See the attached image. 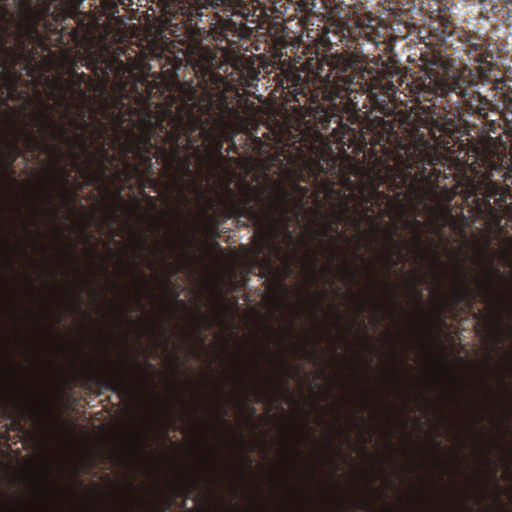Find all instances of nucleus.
I'll return each mask as SVG.
<instances>
[{
    "instance_id": "bb28decb",
    "label": "nucleus",
    "mask_w": 512,
    "mask_h": 512,
    "mask_svg": "<svg viewBox=\"0 0 512 512\" xmlns=\"http://www.w3.org/2000/svg\"><path fill=\"white\" fill-rule=\"evenodd\" d=\"M248 135H249V137L252 138L253 144H255V146H259V150H261L262 149L261 146L263 144L262 140L259 137H253L251 132H248Z\"/></svg>"
},
{
    "instance_id": "c03bdc74",
    "label": "nucleus",
    "mask_w": 512,
    "mask_h": 512,
    "mask_svg": "<svg viewBox=\"0 0 512 512\" xmlns=\"http://www.w3.org/2000/svg\"><path fill=\"white\" fill-rule=\"evenodd\" d=\"M148 267H149L150 269H153V267H154L153 263L149 261Z\"/></svg>"
},
{
    "instance_id": "37998d69",
    "label": "nucleus",
    "mask_w": 512,
    "mask_h": 512,
    "mask_svg": "<svg viewBox=\"0 0 512 512\" xmlns=\"http://www.w3.org/2000/svg\"><path fill=\"white\" fill-rule=\"evenodd\" d=\"M117 196H118L121 200H123V197H122V195H121V191H118Z\"/></svg>"
},
{
    "instance_id": "49530a36",
    "label": "nucleus",
    "mask_w": 512,
    "mask_h": 512,
    "mask_svg": "<svg viewBox=\"0 0 512 512\" xmlns=\"http://www.w3.org/2000/svg\"><path fill=\"white\" fill-rule=\"evenodd\" d=\"M491 127L495 125V121L494 120H491L490 124H489Z\"/></svg>"
},
{
    "instance_id": "09e8293b",
    "label": "nucleus",
    "mask_w": 512,
    "mask_h": 512,
    "mask_svg": "<svg viewBox=\"0 0 512 512\" xmlns=\"http://www.w3.org/2000/svg\"><path fill=\"white\" fill-rule=\"evenodd\" d=\"M239 381H240V383H241L242 385H245V382H244L243 378L239 379Z\"/></svg>"
},
{
    "instance_id": "3c124183",
    "label": "nucleus",
    "mask_w": 512,
    "mask_h": 512,
    "mask_svg": "<svg viewBox=\"0 0 512 512\" xmlns=\"http://www.w3.org/2000/svg\"><path fill=\"white\" fill-rule=\"evenodd\" d=\"M301 180L305 181L304 175H301Z\"/></svg>"
},
{
    "instance_id": "58836bf2",
    "label": "nucleus",
    "mask_w": 512,
    "mask_h": 512,
    "mask_svg": "<svg viewBox=\"0 0 512 512\" xmlns=\"http://www.w3.org/2000/svg\"><path fill=\"white\" fill-rule=\"evenodd\" d=\"M227 415V411H224L220 416H219V419L220 420H223L224 417Z\"/></svg>"
},
{
    "instance_id": "603ef678",
    "label": "nucleus",
    "mask_w": 512,
    "mask_h": 512,
    "mask_svg": "<svg viewBox=\"0 0 512 512\" xmlns=\"http://www.w3.org/2000/svg\"><path fill=\"white\" fill-rule=\"evenodd\" d=\"M416 240H417V241H419V240H420V236H419V235H417V236H416Z\"/></svg>"
},
{
    "instance_id": "7c9ffc66",
    "label": "nucleus",
    "mask_w": 512,
    "mask_h": 512,
    "mask_svg": "<svg viewBox=\"0 0 512 512\" xmlns=\"http://www.w3.org/2000/svg\"><path fill=\"white\" fill-rule=\"evenodd\" d=\"M252 367H253V370H254L255 374H257L258 371H259V367H258V364H257V362L255 360H252Z\"/></svg>"
},
{
    "instance_id": "a211bd4d",
    "label": "nucleus",
    "mask_w": 512,
    "mask_h": 512,
    "mask_svg": "<svg viewBox=\"0 0 512 512\" xmlns=\"http://www.w3.org/2000/svg\"><path fill=\"white\" fill-rule=\"evenodd\" d=\"M56 90V92L50 94V99L56 101L58 106L64 108L66 113L69 114L74 104L73 101L69 100L67 97L68 82L56 83Z\"/></svg>"
},
{
    "instance_id": "de8ad7c7",
    "label": "nucleus",
    "mask_w": 512,
    "mask_h": 512,
    "mask_svg": "<svg viewBox=\"0 0 512 512\" xmlns=\"http://www.w3.org/2000/svg\"><path fill=\"white\" fill-rule=\"evenodd\" d=\"M377 177H378L379 180H382V175H381L380 172L378 173Z\"/></svg>"
},
{
    "instance_id": "c85d7f7f",
    "label": "nucleus",
    "mask_w": 512,
    "mask_h": 512,
    "mask_svg": "<svg viewBox=\"0 0 512 512\" xmlns=\"http://www.w3.org/2000/svg\"><path fill=\"white\" fill-rule=\"evenodd\" d=\"M141 245H142L143 249H150V246L145 237L141 239Z\"/></svg>"
},
{
    "instance_id": "a19ab883",
    "label": "nucleus",
    "mask_w": 512,
    "mask_h": 512,
    "mask_svg": "<svg viewBox=\"0 0 512 512\" xmlns=\"http://www.w3.org/2000/svg\"><path fill=\"white\" fill-rule=\"evenodd\" d=\"M104 136V131L103 129H100L99 130V137L102 138Z\"/></svg>"
},
{
    "instance_id": "1a4fd4ad",
    "label": "nucleus",
    "mask_w": 512,
    "mask_h": 512,
    "mask_svg": "<svg viewBox=\"0 0 512 512\" xmlns=\"http://www.w3.org/2000/svg\"><path fill=\"white\" fill-rule=\"evenodd\" d=\"M281 192L280 199L270 197L265 200L262 193L256 192L253 186L247 185L246 195L236 204V210L240 214L247 215L257 226L254 247L257 255L266 251L281 255L283 253L282 246L276 241L283 230L288 240L293 239L286 219L289 211L285 202L288 201L289 193L284 190Z\"/></svg>"
},
{
    "instance_id": "9d476101",
    "label": "nucleus",
    "mask_w": 512,
    "mask_h": 512,
    "mask_svg": "<svg viewBox=\"0 0 512 512\" xmlns=\"http://www.w3.org/2000/svg\"><path fill=\"white\" fill-rule=\"evenodd\" d=\"M505 278V274L495 268L491 260L489 262L487 284L476 290L463 280L459 287L453 290L450 297L453 306L465 302L469 309H472L478 298L484 304L490 306L491 315L485 320V326L498 343L503 342L500 331L510 329L509 322L512 319V297L509 292L499 289L496 282V279L504 280Z\"/></svg>"
},
{
    "instance_id": "6ab92c4d",
    "label": "nucleus",
    "mask_w": 512,
    "mask_h": 512,
    "mask_svg": "<svg viewBox=\"0 0 512 512\" xmlns=\"http://www.w3.org/2000/svg\"><path fill=\"white\" fill-rule=\"evenodd\" d=\"M87 75L85 73H78L76 71H73L71 78H70V85L72 88H79L81 85L86 81Z\"/></svg>"
},
{
    "instance_id": "8fccbe9b",
    "label": "nucleus",
    "mask_w": 512,
    "mask_h": 512,
    "mask_svg": "<svg viewBox=\"0 0 512 512\" xmlns=\"http://www.w3.org/2000/svg\"><path fill=\"white\" fill-rule=\"evenodd\" d=\"M422 296V292L418 290V297L420 298Z\"/></svg>"
},
{
    "instance_id": "2f4dec72",
    "label": "nucleus",
    "mask_w": 512,
    "mask_h": 512,
    "mask_svg": "<svg viewBox=\"0 0 512 512\" xmlns=\"http://www.w3.org/2000/svg\"><path fill=\"white\" fill-rule=\"evenodd\" d=\"M482 421H484V416L479 415V416L477 417V419L474 421V424L478 425V424H480Z\"/></svg>"
},
{
    "instance_id": "e433bc0d",
    "label": "nucleus",
    "mask_w": 512,
    "mask_h": 512,
    "mask_svg": "<svg viewBox=\"0 0 512 512\" xmlns=\"http://www.w3.org/2000/svg\"><path fill=\"white\" fill-rule=\"evenodd\" d=\"M136 302H137V304H138L139 308H141V309H142V308L144 307V306H143V304H142V302H141L140 297H137V298H136Z\"/></svg>"
},
{
    "instance_id": "9b49d317",
    "label": "nucleus",
    "mask_w": 512,
    "mask_h": 512,
    "mask_svg": "<svg viewBox=\"0 0 512 512\" xmlns=\"http://www.w3.org/2000/svg\"><path fill=\"white\" fill-rule=\"evenodd\" d=\"M307 37L324 49H330L338 42H348L350 39L361 49L365 44L375 48H379L380 45L384 48L387 46L386 36L380 31V20L372 13L357 15L351 20V24L334 21L323 24L321 28H307Z\"/></svg>"
},
{
    "instance_id": "cd10ccee",
    "label": "nucleus",
    "mask_w": 512,
    "mask_h": 512,
    "mask_svg": "<svg viewBox=\"0 0 512 512\" xmlns=\"http://www.w3.org/2000/svg\"><path fill=\"white\" fill-rule=\"evenodd\" d=\"M76 300H77V308L80 310L81 307H82V296L80 294H77L76 296Z\"/></svg>"
},
{
    "instance_id": "7ed1b4c3",
    "label": "nucleus",
    "mask_w": 512,
    "mask_h": 512,
    "mask_svg": "<svg viewBox=\"0 0 512 512\" xmlns=\"http://www.w3.org/2000/svg\"><path fill=\"white\" fill-rule=\"evenodd\" d=\"M318 84L298 72H288L279 83L285 98L308 109L324 122L341 121V112L356 108V94H366L371 107L383 115L395 109L396 86L383 83L374 73L348 54H331L317 60Z\"/></svg>"
},
{
    "instance_id": "5701e85b",
    "label": "nucleus",
    "mask_w": 512,
    "mask_h": 512,
    "mask_svg": "<svg viewBox=\"0 0 512 512\" xmlns=\"http://www.w3.org/2000/svg\"><path fill=\"white\" fill-rule=\"evenodd\" d=\"M356 504H357L358 508H360L364 511H368V510L372 509V502L367 498H361L360 500L357 501Z\"/></svg>"
},
{
    "instance_id": "f8f14e48",
    "label": "nucleus",
    "mask_w": 512,
    "mask_h": 512,
    "mask_svg": "<svg viewBox=\"0 0 512 512\" xmlns=\"http://www.w3.org/2000/svg\"><path fill=\"white\" fill-rule=\"evenodd\" d=\"M146 8L144 18L162 26L196 25L203 23V6L190 0H131V5Z\"/></svg>"
},
{
    "instance_id": "393cba45",
    "label": "nucleus",
    "mask_w": 512,
    "mask_h": 512,
    "mask_svg": "<svg viewBox=\"0 0 512 512\" xmlns=\"http://www.w3.org/2000/svg\"><path fill=\"white\" fill-rule=\"evenodd\" d=\"M355 278L354 273L351 270H347L344 273H342V279L346 280L348 282L353 281Z\"/></svg>"
},
{
    "instance_id": "a878e982",
    "label": "nucleus",
    "mask_w": 512,
    "mask_h": 512,
    "mask_svg": "<svg viewBox=\"0 0 512 512\" xmlns=\"http://www.w3.org/2000/svg\"><path fill=\"white\" fill-rule=\"evenodd\" d=\"M168 268H169L171 276L176 275L179 272V270H180L178 265H176L174 263H168Z\"/></svg>"
},
{
    "instance_id": "ea45409f",
    "label": "nucleus",
    "mask_w": 512,
    "mask_h": 512,
    "mask_svg": "<svg viewBox=\"0 0 512 512\" xmlns=\"http://www.w3.org/2000/svg\"><path fill=\"white\" fill-rule=\"evenodd\" d=\"M295 187H296V188H299V189H301V190H304V193H307V192H308V189H307V188L300 187L299 185H296Z\"/></svg>"
},
{
    "instance_id": "f03ea898",
    "label": "nucleus",
    "mask_w": 512,
    "mask_h": 512,
    "mask_svg": "<svg viewBox=\"0 0 512 512\" xmlns=\"http://www.w3.org/2000/svg\"><path fill=\"white\" fill-rule=\"evenodd\" d=\"M339 138L342 145L370 154L374 164L387 171L396 170L404 183L409 177L426 182L430 186L431 200L439 205L449 206L457 195L476 217L492 221L500 220L497 208L492 204L502 201L500 186L491 180L493 172H503L502 177L512 185V171H505L512 160L505 154L490 149H476L475 161L471 171L475 177L465 175L452 187L441 186V178H448L446 169L451 173L458 165L454 147L458 137L454 131V122L443 119H427L424 128L429 139L419 138L415 141L403 139L395 130L392 121L377 117L367 123L360 131L349 128Z\"/></svg>"
},
{
    "instance_id": "f704fd0d",
    "label": "nucleus",
    "mask_w": 512,
    "mask_h": 512,
    "mask_svg": "<svg viewBox=\"0 0 512 512\" xmlns=\"http://www.w3.org/2000/svg\"><path fill=\"white\" fill-rule=\"evenodd\" d=\"M194 5H202V3L204 2V0H190Z\"/></svg>"
},
{
    "instance_id": "0eeeda50",
    "label": "nucleus",
    "mask_w": 512,
    "mask_h": 512,
    "mask_svg": "<svg viewBox=\"0 0 512 512\" xmlns=\"http://www.w3.org/2000/svg\"><path fill=\"white\" fill-rule=\"evenodd\" d=\"M43 106L44 108L35 117L23 113L21 127L15 119L11 120V125L16 132V139L8 145L4 157L0 158V166L4 170L14 173L13 165L22 155L18 140H21L28 152L50 151L59 154L61 158H71L75 164L80 159L77 152L78 147L84 151L88 150L90 142L88 136L84 134L69 135L68 129L63 123H56L53 120L54 105L44 103Z\"/></svg>"
},
{
    "instance_id": "79ce46f5",
    "label": "nucleus",
    "mask_w": 512,
    "mask_h": 512,
    "mask_svg": "<svg viewBox=\"0 0 512 512\" xmlns=\"http://www.w3.org/2000/svg\"><path fill=\"white\" fill-rule=\"evenodd\" d=\"M80 92H81V95H82L83 97H86V96H87V95H86V92H85L84 90H81V89H80Z\"/></svg>"
},
{
    "instance_id": "f3484780",
    "label": "nucleus",
    "mask_w": 512,
    "mask_h": 512,
    "mask_svg": "<svg viewBox=\"0 0 512 512\" xmlns=\"http://www.w3.org/2000/svg\"><path fill=\"white\" fill-rule=\"evenodd\" d=\"M484 9L487 14H491L497 20L506 23L510 19V9L506 3L501 0L488 1L487 4L484 5Z\"/></svg>"
},
{
    "instance_id": "20e7f679",
    "label": "nucleus",
    "mask_w": 512,
    "mask_h": 512,
    "mask_svg": "<svg viewBox=\"0 0 512 512\" xmlns=\"http://www.w3.org/2000/svg\"><path fill=\"white\" fill-rule=\"evenodd\" d=\"M303 165L308 178H312L313 181H318L321 173L325 174L322 191L332 205L331 212L325 214V220L337 224L338 227L346 224L354 228L358 244L363 238L362 222H368L374 232L385 231L388 234V241L393 248L386 256L388 269L406 262L407 257L403 253L405 244L402 241H395L398 227L383 221L378 223L375 217L390 215V196L380 191L370 176L364 179L362 168L351 166L347 168L349 171L340 169L335 173L336 177L329 178L319 162L305 161ZM360 248L361 245H358L355 255L364 261V257L358 254Z\"/></svg>"
},
{
    "instance_id": "72a5a7b5",
    "label": "nucleus",
    "mask_w": 512,
    "mask_h": 512,
    "mask_svg": "<svg viewBox=\"0 0 512 512\" xmlns=\"http://www.w3.org/2000/svg\"><path fill=\"white\" fill-rule=\"evenodd\" d=\"M0 14H2V15L7 14V9L4 5H0Z\"/></svg>"
},
{
    "instance_id": "ddd939ff",
    "label": "nucleus",
    "mask_w": 512,
    "mask_h": 512,
    "mask_svg": "<svg viewBox=\"0 0 512 512\" xmlns=\"http://www.w3.org/2000/svg\"><path fill=\"white\" fill-rule=\"evenodd\" d=\"M2 50L5 59H0V67L3 70L0 78V106L8 107L9 101H13L16 94L22 96L23 92H18L19 85H28V81L23 79L21 69L32 76V68L23 52L5 46Z\"/></svg>"
},
{
    "instance_id": "4be33fe9",
    "label": "nucleus",
    "mask_w": 512,
    "mask_h": 512,
    "mask_svg": "<svg viewBox=\"0 0 512 512\" xmlns=\"http://www.w3.org/2000/svg\"><path fill=\"white\" fill-rule=\"evenodd\" d=\"M254 389H255V392L257 395L258 402L262 401L263 399L268 398V391L266 388L256 385Z\"/></svg>"
},
{
    "instance_id": "423d86ee",
    "label": "nucleus",
    "mask_w": 512,
    "mask_h": 512,
    "mask_svg": "<svg viewBox=\"0 0 512 512\" xmlns=\"http://www.w3.org/2000/svg\"><path fill=\"white\" fill-rule=\"evenodd\" d=\"M204 0L203 25L209 26L227 42L232 38L249 37L255 28L269 23L274 17L282 22L299 20L308 25L314 15L315 0Z\"/></svg>"
},
{
    "instance_id": "412c9836",
    "label": "nucleus",
    "mask_w": 512,
    "mask_h": 512,
    "mask_svg": "<svg viewBox=\"0 0 512 512\" xmlns=\"http://www.w3.org/2000/svg\"><path fill=\"white\" fill-rule=\"evenodd\" d=\"M403 225L405 229L415 231L416 229L421 227L422 223L417 219H413L412 221H403Z\"/></svg>"
},
{
    "instance_id": "aec40b11",
    "label": "nucleus",
    "mask_w": 512,
    "mask_h": 512,
    "mask_svg": "<svg viewBox=\"0 0 512 512\" xmlns=\"http://www.w3.org/2000/svg\"><path fill=\"white\" fill-rule=\"evenodd\" d=\"M198 485V481H194L193 482V486H190V485H183L181 487V491H182V494L183 496L186 498V499H189L192 497L193 495V491L195 489V487Z\"/></svg>"
},
{
    "instance_id": "b1692460",
    "label": "nucleus",
    "mask_w": 512,
    "mask_h": 512,
    "mask_svg": "<svg viewBox=\"0 0 512 512\" xmlns=\"http://www.w3.org/2000/svg\"><path fill=\"white\" fill-rule=\"evenodd\" d=\"M84 116H81V121H78L76 119H72L71 120V125L76 129V130H84L88 127V123L83 119Z\"/></svg>"
},
{
    "instance_id": "473e14b6",
    "label": "nucleus",
    "mask_w": 512,
    "mask_h": 512,
    "mask_svg": "<svg viewBox=\"0 0 512 512\" xmlns=\"http://www.w3.org/2000/svg\"><path fill=\"white\" fill-rule=\"evenodd\" d=\"M311 266H312L313 271L317 270V261H316V259L311 260Z\"/></svg>"
},
{
    "instance_id": "c756f323",
    "label": "nucleus",
    "mask_w": 512,
    "mask_h": 512,
    "mask_svg": "<svg viewBox=\"0 0 512 512\" xmlns=\"http://www.w3.org/2000/svg\"><path fill=\"white\" fill-rule=\"evenodd\" d=\"M61 171H62V173H63V176H64V178H65V181H68V180H69V178L71 177L70 172H69V171H67L66 169H62Z\"/></svg>"
},
{
    "instance_id": "f257e3e1",
    "label": "nucleus",
    "mask_w": 512,
    "mask_h": 512,
    "mask_svg": "<svg viewBox=\"0 0 512 512\" xmlns=\"http://www.w3.org/2000/svg\"><path fill=\"white\" fill-rule=\"evenodd\" d=\"M170 104L160 113L128 107L132 126L124 148L126 178L140 185L155 183L153 159L161 175L175 185L193 177L194 154L206 148L222 156L224 143L236 149L235 138L248 132L249 121L235 97L227 94V79L216 71L214 50L183 40L160 39L157 53Z\"/></svg>"
},
{
    "instance_id": "4468645a",
    "label": "nucleus",
    "mask_w": 512,
    "mask_h": 512,
    "mask_svg": "<svg viewBox=\"0 0 512 512\" xmlns=\"http://www.w3.org/2000/svg\"><path fill=\"white\" fill-rule=\"evenodd\" d=\"M339 229L337 224L325 220L321 228L315 231L316 236L320 238V248L327 257L330 270L334 269L333 264L338 258L339 239H346L344 233H339Z\"/></svg>"
},
{
    "instance_id": "dca6fc26",
    "label": "nucleus",
    "mask_w": 512,
    "mask_h": 512,
    "mask_svg": "<svg viewBox=\"0 0 512 512\" xmlns=\"http://www.w3.org/2000/svg\"><path fill=\"white\" fill-rule=\"evenodd\" d=\"M97 383L101 388L123 396L135 390L134 379L119 371H109L97 377Z\"/></svg>"
},
{
    "instance_id": "c9c22d12",
    "label": "nucleus",
    "mask_w": 512,
    "mask_h": 512,
    "mask_svg": "<svg viewBox=\"0 0 512 512\" xmlns=\"http://www.w3.org/2000/svg\"><path fill=\"white\" fill-rule=\"evenodd\" d=\"M194 5H202V3L204 2V0H190Z\"/></svg>"
},
{
    "instance_id": "6e6552de",
    "label": "nucleus",
    "mask_w": 512,
    "mask_h": 512,
    "mask_svg": "<svg viewBox=\"0 0 512 512\" xmlns=\"http://www.w3.org/2000/svg\"><path fill=\"white\" fill-rule=\"evenodd\" d=\"M71 40L75 47L83 50L87 61V67L103 78H110L114 74L119 87L120 99L115 102V108L119 110L115 115V123L121 125L124 122L123 112L125 104L123 99H129L127 85L122 78L126 67L122 60H117L111 53V46L123 41V32L111 23H85L80 22L70 32Z\"/></svg>"
},
{
    "instance_id": "4c0bfd02",
    "label": "nucleus",
    "mask_w": 512,
    "mask_h": 512,
    "mask_svg": "<svg viewBox=\"0 0 512 512\" xmlns=\"http://www.w3.org/2000/svg\"><path fill=\"white\" fill-rule=\"evenodd\" d=\"M148 200L151 204L155 205L156 199L152 196H148Z\"/></svg>"
},
{
    "instance_id": "39448f33",
    "label": "nucleus",
    "mask_w": 512,
    "mask_h": 512,
    "mask_svg": "<svg viewBox=\"0 0 512 512\" xmlns=\"http://www.w3.org/2000/svg\"><path fill=\"white\" fill-rule=\"evenodd\" d=\"M465 53L469 61L477 64L475 70L464 67L458 75H427L409 85L410 96L416 103L431 102L435 98H445L462 104L471 114L488 121L489 113L500 114L498 106L475 90L479 82H490L497 68L491 44L480 36H472L466 43Z\"/></svg>"
},
{
    "instance_id": "a18cd8bd",
    "label": "nucleus",
    "mask_w": 512,
    "mask_h": 512,
    "mask_svg": "<svg viewBox=\"0 0 512 512\" xmlns=\"http://www.w3.org/2000/svg\"><path fill=\"white\" fill-rule=\"evenodd\" d=\"M131 88H132L133 90H137V85H136V84H132V85H131Z\"/></svg>"
},
{
    "instance_id": "2eb2a0df",
    "label": "nucleus",
    "mask_w": 512,
    "mask_h": 512,
    "mask_svg": "<svg viewBox=\"0 0 512 512\" xmlns=\"http://www.w3.org/2000/svg\"><path fill=\"white\" fill-rule=\"evenodd\" d=\"M455 26L449 19L446 12L438 11L437 18L434 19L430 26L427 38L429 39L428 44L438 47L448 45V38L453 36Z\"/></svg>"
}]
</instances>
